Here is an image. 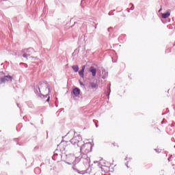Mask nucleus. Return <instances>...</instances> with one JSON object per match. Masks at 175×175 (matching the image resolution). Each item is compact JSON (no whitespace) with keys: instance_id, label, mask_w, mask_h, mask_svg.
Masks as SVG:
<instances>
[{"instance_id":"1","label":"nucleus","mask_w":175,"mask_h":175,"mask_svg":"<svg viewBox=\"0 0 175 175\" xmlns=\"http://www.w3.org/2000/svg\"><path fill=\"white\" fill-rule=\"evenodd\" d=\"M70 143L71 145H69V147L71 148L72 151L75 150L76 146L77 148H79V147H81V146L84 144V142H83V139L80 135L74 136V137L71 139Z\"/></svg>"},{"instance_id":"2","label":"nucleus","mask_w":175,"mask_h":175,"mask_svg":"<svg viewBox=\"0 0 175 175\" xmlns=\"http://www.w3.org/2000/svg\"><path fill=\"white\" fill-rule=\"evenodd\" d=\"M40 90L44 92L46 91L49 94H50V88H49V83H47L46 82H41L39 83V85L35 88L36 94H40Z\"/></svg>"},{"instance_id":"3","label":"nucleus","mask_w":175,"mask_h":175,"mask_svg":"<svg viewBox=\"0 0 175 175\" xmlns=\"http://www.w3.org/2000/svg\"><path fill=\"white\" fill-rule=\"evenodd\" d=\"M78 151H80L81 154H89L92 151V145L90 143L83 144L82 146H79Z\"/></svg>"},{"instance_id":"4","label":"nucleus","mask_w":175,"mask_h":175,"mask_svg":"<svg viewBox=\"0 0 175 175\" xmlns=\"http://www.w3.org/2000/svg\"><path fill=\"white\" fill-rule=\"evenodd\" d=\"M74 154H70L68 155H66L67 160L68 161V165H76L77 163V161L79 159V154H77V152L75 151V150H72Z\"/></svg>"},{"instance_id":"5","label":"nucleus","mask_w":175,"mask_h":175,"mask_svg":"<svg viewBox=\"0 0 175 175\" xmlns=\"http://www.w3.org/2000/svg\"><path fill=\"white\" fill-rule=\"evenodd\" d=\"M77 155H79V158L77 160V163L80 162V159L83 160V163L87 165L90 163V157L87 155L88 153H81L80 152H77Z\"/></svg>"},{"instance_id":"6","label":"nucleus","mask_w":175,"mask_h":175,"mask_svg":"<svg viewBox=\"0 0 175 175\" xmlns=\"http://www.w3.org/2000/svg\"><path fill=\"white\" fill-rule=\"evenodd\" d=\"M22 53H23V58H28V57L32 55V53H35V50L33 48H29L27 49H23Z\"/></svg>"},{"instance_id":"7","label":"nucleus","mask_w":175,"mask_h":175,"mask_svg":"<svg viewBox=\"0 0 175 175\" xmlns=\"http://www.w3.org/2000/svg\"><path fill=\"white\" fill-rule=\"evenodd\" d=\"M13 78L10 75H6L0 79V84H3V83H6L8 81H12Z\"/></svg>"},{"instance_id":"8","label":"nucleus","mask_w":175,"mask_h":175,"mask_svg":"<svg viewBox=\"0 0 175 175\" xmlns=\"http://www.w3.org/2000/svg\"><path fill=\"white\" fill-rule=\"evenodd\" d=\"M85 70V65L81 66V70L79 71V75L81 79H84V71Z\"/></svg>"},{"instance_id":"9","label":"nucleus","mask_w":175,"mask_h":175,"mask_svg":"<svg viewBox=\"0 0 175 175\" xmlns=\"http://www.w3.org/2000/svg\"><path fill=\"white\" fill-rule=\"evenodd\" d=\"M85 70V65L81 66V70L79 71V75L81 79H84V71Z\"/></svg>"},{"instance_id":"10","label":"nucleus","mask_w":175,"mask_h":175,"mask_svg":"<svg viewBox=\"0 0 175 175\" xmlns=\"http://www.w3.org/2000/svg\"><path fill=\"white\" fill-rule=\"evenodd\" d=\"M89 72L90 73H92V76L93 77H95V76H96V68H95V67L94 66H91L90 68H89Z\"/></svg>"},{"instance_id":"11","label":"nucleus","mask_w":175,"mask_h":175,"mask_svg":"<svg viewBox=\"0 0 175 175\" xmlns=\"http://www.w3.org/2000/svg\"><path fill=\"white\" fill-rule=\"evenodd\" d=\"M72 92L75 96H79L80 95V89L76 88L72 90Z\"/></svg>"},{"instance_id":"12","label":"nucleus","mask_w":175,"mask_h":175,"mask_svg":"<svg viewBox=\"0 0 175 175\" xmlns=\"http://www.w3.org/2000/svg\"><path fill=\"white\" fill-rule=\"evenodd\" d=\"M163 18H167V17L170 16V10H169L167 12L161 14Z\"/></svg>"},{"instance_id":"13","label":"nucleus","mask_w":175,"mask_h":175,"mask_svg":"<svg viewBox=\"0 0 175 175\" xmlns=\"http://www.w3.org/2000/svg\"><path fill=\"white\" fill-rule=\"evenodd\" d=\"M40 98H47L46 102H50V96H49L48 94H46L45 95L40 94Z\"/></svg>"},{"instance_id":"14","label":"nucleus","mask_w":175,"mask_h":175,"mask_svg":"<svg viewBox=\"0 0 175 175\" xmlns=\"http://www.w3.org/2000/svg\"><path fill=\"white\" fill-rule=\"evenodd\" d=\"M72 68L73 69L74 72H75V73H77V72H79V66L78 65L72 66Z\"/></svg>"},{"instance_id":"15","label":"nucleus","mask_w":175,"mask_h":175,"mask_svg":"<svg viewBox=\"0 0 175 175\" xmlns=\"http://www.w3.org/2000/svg\"><path fill=\"white\" fill-rule=\"evenodd\" d=\"M90 85L91 88H92V89L98 88V85L94 82L90 83Z\"/></svg>"},{"instance_id":"16","label":"nucleus","mask_w":175,"mask_h":175,"mask_svg":"<svg viewBox=\"0 0 175 175\" xmlns=\"http://www.w3.org/2000/svg\"><path fill=\"white\" fill-rule=\"evenodd\" d=\"M110 87H111V84H109L108 87H107V90H108V96H110V92H111V89H110Z\"/></svg>"},{"instance_id":"17","label":"nucleus","mask_w":175,"mask_h":175,"mask_svg":"<svg viewBox=\"0 0 175 175\" xmlns=\"http://www.w3.org/2000/svg\"><path fill=\"white\" fill-rule=\"evenodd\" d=\"M107 76H109V73L107 72L106 71H105L104 75L102 77V79H103V80H105V79H106V77H107Z\"/></svg>"},{"instance_id":"18","label":"nucleus","mask_w":175,"mask_h":175,"mask_svg":"<svg viewBox=\"0 0 175 175\" xmlns=\"http://www.w3.org/2000/svg\"><path fill=\"white\" fill-rule=\"evenodd\" d=\"M130 6L131 7V10H133V9H135V8L133 7V3H130Z\"/></svg>"},{"instance_id":"19","label":"nucleus","mask_w":175,"mask_h":175,"mask_svg":"<svg viewBox=\"0 0 175 175\" xmlns=\"http://www.w3.org/2000/svg\"><path fill=\"white\" fill-rule=\"evenodd\" d=\"M79 84H80V85L84 86V83H83V82L81 81H79Z\"/></svg>"},{"instance_id":"20","label":"nucleus","mask_w":175,"mask_h":175,"mask_svg":"<svg viewBox=\"0 0 175 175\" xmlns=\"http://www.w3.org/2000/svg\"><path fill=\"white\" fill-rule=\"evenodd\" d=\"M111 29V27L108 28L109 31H110Z\"/></svg>"},{"instance_id":"21","label":"nucleus","mask_w":175,"mask_h":175,"mask_svg":"<svg viewBox=\"0 0 175 175\" xmlns=\"http://www.w3.org/2000/svg\"><path fill=\"white\" fill-rule=\"evenodd\" d=\"M36 170H39V168H36L35 172H36Z\"/></svg>"},{"instance_id":"22","label":"nucleus","mask_w":175,"mask_h":175,"mask_svg":"<svg viewBox=\"0 0 175 175\" xmlns=\"http://www.w3.org/2000/svg\"><path fill=\"white\" fill-rule=\"evenodd\" d=\"M161 10H162V8H161V9L159 10V12H161Z\"/></svg>"},{"instance_id":"23","label":"nucleus","mask_w":175,"mask_h":175,"mask_svg":"<svg viewBox=\"0 0 175 175\" xmlns=\"http://www.w3.org/2000/svg\"><path fill=\"white\" fill-rule=\"evenodd\" d=\"M127 159H128V157H126V158H125V160L127 161Z\"/></svg>"},{"instance_id":"24","label":"nucleus","mask_w":175,"mask_h":175,"mask_svg":"<svg viewBox=\"0 0 175 175\" xmlns=\"http://www.w3.org/2000/svg\"><path fill=\"white\" fill-rule=\"evenodd\" d=\"M96 128H98V124H96Z\"/></svg>"},{"instance_id":"25","label":"nucleus","mask_w":175,"mask_h":175,"mask_svg":"<svg viewBox=\"0 0 175 175\" xmlns=\"http://www.w3.org/2000/svg\"><path fill=\"white\" fill-rule=\"evenodd\" d=\"M35 58V59H38V57H34Z\"/></svg>"},{"instance_id":"26","label":"nucleus","mask_w":175,"mask_h":175,"mask_svg":"<svg viewBox=\"0 0 175 175\" xmlns=\"http://www.w3.org/2000/svg\"><path fill=\"white\" fill-rule=\"evenodd\" d=\"M161 124H163V121L161 122Z\"/></svg>"},{"instance_id":"27","label":"nucleus","mask_w":175,"mask_h":175,"mask_svg":"<svg viewBox=\"0 0 175 175\" xmlns=\"http://www.w3.org/2000/svg\"><path fill=\"white\" fill-rule=\"evenodd\" d=\"M168 160L170 161V158H169Z\"/></svg>"},{"instance_id":"28","label":"nucleus","mask_w":175,"mask_h":175,"mask_svg":"<svg viewBox=\"0 0 175 175\" xmlns=\"http://www.w3.org/2000/svg\"><path fill=\"white\" fill-rule=\"evenodd\" d=\"M68 148V146L66 148H65V149Z\"/></svg>"},{"instance_id":"29","label":"nucleus","mask_w":175,"mask_h":175,"mask_svg":"<svg viewBox=\"0 0 175 175\" xmlns=\"http://www.w3.org/2000/svg\"><path fill=\"white\" fill-rule=\"evenodd\" d=\"M17 106L18 107V104H17Z\"/></svg>"}]
</instances>
